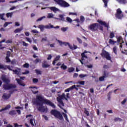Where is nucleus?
I'll use <instances>...</instances> for the list:
<instances>
[{
	"label": "nucleus",
	"mask_w": 127,
	"mask_h": 127,
	"mask_svg": "<svg viewBox=\"0 0 127 127\" xmlns=\"http://www.w3.org/2000/svg\"><path fill=\"white\" fill-rule=\"evenodd\" d=\"M32 103L33 105H36L37 107L39 106V107H37V110L39 112H42V113H45V112L47 113V108L46 109L43 106L44 104L52 107L53 109L56 108V106H55V104L41 95L36 96V100L33 101Z\"/></svg>",
	"instance_id": "1"
},
{
	"label": "nucleus",
	"mask_w": 127,
	"mask_h": 127,
	"mask_svg": "<svg viewBox=\"0 0 127 127\" xmlns=\"http://www.w3.org/2000/svg\"><path fill=\"white\" fill-rule=\"evenodd\" d=\"M1 79L4 83H5V84H3L2 85L3 88V89H4V90H10V89H15V88H16V85H15V84H9L10 81L8 79L6 78V76L5 75H1Z\"/></svg>",
	"instance_id": "2"
},
{
	"label": "nucleus",
	"mask_w": 127,
	"mask_h": 127,
	"mask_svg": "<svg viewBox=\"0 0 127 127\" xmlns=\"http://www.w3.org/2000/svg\"><path fill=\"white\" fill-rule=\"evenodd\" d=\"M51 114L53 116H54L56 118V119H58L60 121L64 120V118H63V116H62V114H61L60 111H58L56 110H52L51 111Z\"/></svg>",
	"instance_id": "3"
},
{
	"label": "nucleus",
	"mask_w": 127,
	"mask_h": 127,
	"mask_svg": "<svg viewBox=\"0 0 127 127\" xmlns=\"http://www.w3.org/2000/svg\"><path fill=\"white\" fill-rule=\"evenodd\" d=\"M101 56L103 58H106L107 60L109 61H112V57H111V54L108 52L106 50H103L102 53L100 54Z\"/></svg>",
	"instance_id": "4"
},
{
	"label": "nucleus",
	"mask_w": 127,
	"mask_h": 127,
	"mask_svg": "<svg viewBox=\"0 0 127 127\" xmlns=\"http://www.w3.org/2000/svg\"><path fill=\"white\" fill-rule=\"evenodd\" d=\"M54 1H55L57 4H59V5L62 6V7H68V6H70L68 2L64 0H54Z\"/></svg>",
	"instance_id": "5"
},
{
	"label": "nucleus",
	"mask_w": 127,
	"mask_h": 127,
	"mask_svg": "<svg viewBox=\"0 0 127 127\" xmlns=\"http://www.w3.org/2000/svg\"><path fill=\"white\" fill-rule=\"evenodd\" d=\"M99 27L100 24L95 23L90 24L88 26V29H90L91 31H98L99 30Z\"/></svg>",
	"instance_id": "6"
},
{
	"label": "nucleus",
	"mask_w": 127,
	"mask_h": 127,
	"mask_svg": "<svg viewBox=\"0 0 127 127\" xmlns=\"http://www.w3.org/2000/svg\"><path fill=\"white\" fill-rule=\"evenodd\" d=\"M58 96L59 97H57V100L58 102L60 103V104H63V101H62V100H64H64H65V101H68V99H67V98H66V97L65 96V93H63L62 95H59Z\"/></svg>",
	"instance_id": "7"
},
{
	"label": "nucleus",
	"mask_w": 127,
	"mask_h": 127,
	"mask_svg": "<svg viewBox=\"0 0 127 127\" xmlns=\"http://www.w3.org/2000/svg\"><path fill=\"white\" fill-rule=\"evenodd\" d=\"M115 16L118 19H122L124 17V14H123V11H122L121 8L117 9Z\"/></svg>",
	"instance_id": "8"
},
{
	"label": "nucleus",
	"mask_w": 127,
	"mask_h": 127,
	"mask_svg": "<svg viewBox=\"0 0 127 127\" xmlns=\"http://www.w3.org/2000/svg\"><path fill=\"white\" fill-rule=\"evenodd\" d=\"M86 53H90L89 52H88L87 51H84L83 53H82L81 55V60H79V61L80 62V63L82 64V65H84V62L83 61H84V58H85V59H88V56H87V55H85V54H86Z\"/></svg>",
	"instance_id": "9"
},
{
	"label": "nucleus",
	"mask_w": 127,
	"mask_h": 127,
	"mask_svg": "<svg viewBox=\"0 0 127 127\" xmlns=\"http://www.w3.org/2000/svg\"><path fill=\"white\" fill-rule=\"evenodd\" d=\"M38 27V28H40L41 31H43V30H44V28H46V29H50V28H52L53 27V25H51V24L46 25V26L39 25Z\"/></svg>",
	"instance_id": "10"
},
{
	"label": "nucleus",
	"mask_w": 127,
	"mask_h": 127,
	"mask_svg": "<svg viewBox=\"0 0 127 127\" xmlns=\"http://www.w3.org/2000/svg\"><path fill=\"white\" fill-rule=\"evenodd\" d=\"M97 22L100 23V24H101V25H104L105 26V27H107V29L110 28V26H109V23L107 24L106 23V22H105V21H103L102 20H101L100 19H98L97 20Z\"/></svg>",
	"instance_id": "11"
},
{
	"label": "nucleus",
	"mask_w": 127,
	"mask_h": 127,
	"mask_svg": "<svg viewBox=\"0 0 127 127\" xmlns=\"http://www.w3.org/2000/svg\"><path fill=\"white\" fill-rule=\"evenodd\" d=\"M57 41L58 42H59L61 46H62V45H65V46H67V45H68L69 48H70V49H72V48L71 47V45H70V44H69V43H66L64 42H63L59 40H57Z\"/></svg>",
	"instance_id": "12"
},
{
	"label": "nucleus",
	"mask_w": 127,
	"mask_h": 127,
	"mask_svg": "<svg viewBox=\"0 0 127 127\" xmlns=\"http://www.w3.org/2000/svg\"><path fill=\"white\" fill-rule=\"evenodd\" d=\"M16 81H17V84L20 86H22L23 87L25 86V84L23 83V81H21L19 78H16Z\"/></svg>",
	"instance_id": "13"
},
{
	"label": "nucleus",
	"mask_w": 127,
	"mask_h": 127,
	"mask_svg": "<svg viewBox=\"0 0 127 127\" xmlns=\"http://www.w3.org/2000/svg\"><path fill=\"white\" fill-rule=\"evenodd\" d=\"M64 14H60L59 17L58 18H55L56 19H60V20H62V21H65V18H64Z\"/></svg>",
	"instance_id": "14"
},
{
	"label": "nucleus",
	"mask_w": 127,
	"mask_h": 127,
	"mask_svg": "<svg viewBox=\"0 0 127 127\" xmlns=\"http://www.w3.org/2000/svg\"><path fill=\"white\" fill-rule=\"evenodd\" d=\"M11 106L9 105H7L5 108H2L0 110V113H1V112H3V111H6L7 110H8V109H10Z\"/></svg>",
	"instance_id": "15"
},
{
	"label": "nucleus",
	"mask_w": 127,
	"mask_h": 127,
	"mask_svg": "<svg viewBox=\"0 0 127 127\" xmlns=\"http://www.w3.org/2000/svg\"><path fill=\"white\" fill-rule=\"evenodd\" d=\"M2 99H3V100H8V99L10 98V94L6 95L5 93H4V94L2 96Z\"/></svg>",
	"instance_id": "16"
},
{
	"label": "nucleus",
	"mask_w": 127,
	"mask_h": 127,
	"mask_svg": "<svg viewBox=\"0 0 127 127\" xmlns=\"http://www.w3.org/2000/svg\"><path fill=\"white\" fill-rule=\"evenodd\" d=\"M117 1L119 2V3H121L122 4H126L127 3V0H116Z\"/></svg>",
	"instance_id": "17"
},
{
	"label": "nucleus",
	"mask_w": 127,
	"mask_h": 127,
	"mask_svg": "<svg viewBox=\"0 0 127 127\" xmlns=\"http://www.w3.org/2000/svg\"><path fill=\"white\" fill-rule=\"evenodd\" d=\"M74 88H75V85H73L71 87L65 89L64 90V92H70V91H72V90H73Z\"/></svg>",
	"instance_id": "18"
},
{
	"label": "nucleus",
	"mask_w": 127,
	"mask_h": 127,
	"mask_svg": "<svg viewBox=\"0 0 127 127\" xmlns=\"http://www.w3.org/2000/svg\"><path fill=\"white\" fill-rule=\"evenodd\" d=\"M10 116H15L16 115V111L15 110H11L9 112Z\"/></svg>",
	"instance_id": "19"
},
{
	"label": "nucleus",
	"mask_w": 127,
	"mask_h": 127,
	"mask_svg": "<svg viewBox=\"0 0 127 127\" xmlns=\"http://www.w3.org/2000/svg\"><path fill=\"white\" fill-rule=\"evenodd\" d=\"M74 71H75V68L73 67H68L67 69L68 73H72V72H74Z\"/></svg>",
	"instance_id": "20"
},
{
	"label": "nucleus",
	"mask_w": 127,
	"mask_h": 127,
	"mask_svg": "<svg viewBox=\"0 0 127 127\" xmlns=\"http://www.w3.org/2000/svg\"><path fill=\"white\" fill-rule=\"evenodd\" d=\"M35 72L36 74V75H42V71L41 70H40L39 69H35Z\"/></svg>",
	"instance_id": "21"
},
{
	"label": "nucleus",
	"mask_w": 127,
	"mask_h": 127,
	"mask_svg": "<svg viewBox=\"0 0 127 127\" xmlns=\"http://www.w3.org/2000/svg\"><path fill=\"white\" fill-rule=\"evenodd\" d=\"M84 113L85 114V115H86L87 117H89V116H90V112L88 111L87 108H84Z\"/></svg>",
	"instance_id": "22"
},
{
	"label": "nucleus",
	"mask_w": 127,
	"mask_h": 127,
	"mask_svg": "<svg viewBox=\"0 0 127 127\" xmlns=\"http://www.w3.org/2000/svg\"><path fill=\"white\" fill-rule=\"evenodd\" d=\"M109 44H111L112 45H114L115 43H117V41H115L113 40L112 39H109Z\"/></svg>",
	"instance_id": "23"
},
{
	"label": "nucleus",
	"mask_w": 127,
	"mask_h": 127,
	"mask_svg": "<svg viewBox=\"0 0 127 127\" xmlns=\"http://www.w3.org/2000/svg\"><path fill=\"white\" fill-rule=\"evenodd\" d=\"M109 37L111 39H113L115 37V33L114 32H111L110 33Z\"/></svg>",
	"instance_id": "24"
},
{
	"label": "nucleus",
	"mask_w": 127,
	"mask_h": 127,
	"mask_svg": "<svg viewBox=\"0 0 127 127\" xmlns=\"http://www.w3.org/2000/svg\"><path fill=\"white\" fill-rule=\"evenodd\" d=\"M63 115L65 120L66 121V122H67V123H69V119H68V116H67V114H66L65 113H63Z\"/></svg>",
	"instance_id": "25"
},
{
	"label": "nucleus",
	"mask_w": 127,
	"mask_h": 127,
	"mask_svg": "<svg viewBox=\"0 0 127 127\" xmlns=\"http://www.w3.org/2000/svg\"><path fill=\"white\" fill-rule=\"evenodd\" d=\"M51 10H53V11H54V12H56L57 11H58V10H59V9L55 7H51L50 8Z\"/></svg>",
	"instance_id": "26"
},
{
	"label": "nucleus",
	"mask_w": 127,
	"mask_h": 127,
	"mask_svg": "<svg viewBox=\"0 0 127 127\" xmlns=\"http://www.w3.org/2000/svg\"><path fill=\"white\" fill-rule=\"evenodd\" d=\"M22 29H23L22 28H17L14 30V32L15 33H18V32H20V31H21Z\"/></svg>",
	"instance_id": "27"
},
{
	"label": "nucleus",
	"mask_w": 127,
	"mask_h": 127,
	"mask_svg": "<svg viewBox=\"0 0 127 127\" xmlns=\"http://www.w3.org/2000/svg\"><path fill=\"white\" fill-rule=\"evenodd\" d=\"M61 69H63V70H66L67 69V65H65V64H63L61 66Z\"/></svg>",
	"instance_id": "28"
},
{
	"label": "nucleus",
	"mask_w": 127,
	"mask_h": 127,
	"mask_svg": "<svg viewBox=\"0 0 127 127\" xmlns=\"http://www.w3.org/2000/svg\"><path fill=\"white\" fill-rule=\"evenodd\" d=\"M109 74H108V72L107 71H103V77H105V78H107Z\"/></svg>",
	"instance_id": "29"
},
{
	"label": "nucleus",
	"mask_w": 127,
	"mask_h": 127,
	"mask_svg": "<svg viewBox=\"0 0 127 127\" xmlns=\"http://www.w3.org/2000/svg\"><path fill=\"white\" fill-rule=\"evenodd\" d=\"M118 47H117V46H115L113 48V52L115 53V54H116V55H118V53H117V49Z\"/></svg>",
	"instance_id": "30"
},
{
	"label": "nucleus",
	"mask_w": 127,
	"mask_h": 127,
	"mask_svg": "<svg viewBox=\"0 0 127 127\" xmlns=\"http://www.w3.org/2000/svg\"><path fill=\"white\" fill-rule=\"evenodd\" d=\"M104 3L105 7H108V2H109L108 0H102Z\"/></svg>",
	"instance_id": "31"
},
{
	"label": "nucleus",
	"mask_w": 127,
	"mask_h": 127,
	"mask_svg": "<svg viewBox=\"0 0 127 127\" xmlns=\"http://www.w3.org/2000/svg\"><path fill=\"white\" fill-rule=\"evenodd\" d=\"M4 16V13L0 14V19H1L2 20H4L5 21L6 19H4V18L3 17Z\"/></svg>",
	"instance_id": "32"
},
{
	"label": "nucleus",
	"mask_w": 127,
	"mask_h": 127,
	"mask_svg": "<svg viewBox=\"0 0 127 127\" xmlns=\"http://www.w3.org/2000/svg\"><path fill=\"white\" fill-rule=\"evenodd\" d=\"M50 65L48 64H42V67L43 68H48V67H50Z\"/></svg>",
	"instance_id": "33"
},
{
	"label": "nucleus",
	"mask_w": 127,
	"mask_h": 127,
	"mask_svg": "<svg viewBox=\"0 0 127 127\" xmlns=\"http://www.w3.org/2000/svg\"><path fill=\"white\" fill-rule=\"evenodd\" d=\"M12 14H13V12H8L6 13V15L7 17H11V16H12Z\"/></svg>",
	"instance_id": "34"
},
{
	"label": "nucleus",
	"mask_w": 127,
	"mask_h": 127,
	"mask_svg": "<svg viewBox=\"0 0 127 127\" xmlns=\"http://www.w3.org/2000/svg\"><path fill=\"white\" fill-rule=\"evenodd\" d=\"M80 20L81 22V23H83L84 21H85V17H84V16H80Z\"/></svg>",
	"instance_id": "35"
},
{
	"label": "nucleus",
	"mask_w": 127,
	"mask_h": 127,
	"mask_svg": "<svg viewBox=\"0 0 127 127\" xmlns=\"http://www.w3.org/2000/svg\"><path fill=\"white\" fill-rule=\"evenodd\" d=\"M10 54H11V53L9 52V51H7L6 54V58H9V57H10Z\"/></svg>",
	"instance_id": "36"
},
{
	"label": "nucleus",
	"mask_w": 127,
	"mask_h": 127,
	"mask_svg": "<svg viewBox=\"0 0 127 127\" xmlns=\"http://www.w3.org/2000/svg\"><path fill=\"white\" fill-rule=\"evenodd\" d=\"M53 14L52 13H48L47 18H53Z\"/></svg>",
	"instance_id": "37"
},
{
	"label": "nucleus",
	"mask_w": 127,
	"mask_h": 127,
	"mask_svg": "<svg viewBox=\"0 0 127 127\" xmlns=\"http://www.w3.org/2000/svg\"><path fill=\"white\" fill-rule=\"evenodd\" d=\"M121 40H123V37H122V36H120L117 38V42H118V43H120V42H121Z\"/></svg>",
	"instance_id": "38"
},
{
	"label": "nucleus",
	"mask_w": 127,
	"mask_h": 127,
	"mask_svg": "<svg viewBox=\"0 0 127 127\" xmlns=\"http://www.w3.org/2000/svg\"><path fill=\"white\" fill-rule=\"evenodd\" d=\"M44 18H46V16H44L43 17H40L37 20V21H41V20H42V19H44Z\"/></svg>",
	"instance_id": "39"
},
{
	"label": "nucleus",
	"mask_w": 127,
	"mask_h": 127,
	"mask_svg": "<svg viewBox=\"0 0 127 127\" xmlns=\"http://www.w3.org/2000/svg\"><path fill=\"white\" fill-rule=\"evenodd\" d=\"M66 20H67V21H68V22H69L70 23H71L72 22V21H73L72 19H71V18H70L69 17H66Z\"/></svg>",
	"instance_id": "40"
},
{
	"label": "nucleus",
	"mask_w": 127,
	"mask_h": 127,
	"mask_svg": "<svg viewBox=\"0 0 127 127\" xmlns=\"http://www.w3.org/2000/svg\"><path fill=\"white\" fill-rule=\"evenodd\" d=\"M0 69H2L3 70H5L6 67L3 64H0Z\"/></svg>",
	"instance_id": "41"
},
{
	"label": "nucleus",
	"mask_w": 127,
	"mask_h": 127,
	"mask_svg": "<svg viewBox=\"0 0 127 127\" xmlns=\"http://www.w3.org/2000/svg\"><path fill=\"white\" fill-rule=\"evenodd\" d=\"M105 76H101L99 77V81H100V82H103V81H105Z\"/></svg>",
	"instance_id": "42"
},
{
	"label": "nucleus",
	"mask_w": 127,
	"mask_h": 127,
	"mask_svg": "<svg viewBox=\"0 0 127 127\" xmlns=\"http://www.w3.org/2000/svg\"><path fill=\"white\" fill-rule=\"evenodd\" d=\"M76 39L80 44H82L83 43V41H82V40L79 38L77 37L76 38Z\"/></svg>",
	"instance_id": "43"
},
{
	"label": "nucleus",
	"mask_w": 127,
	"mask_h": 127,
	"mask_svg": "<svg viewBox=\"0 0 127 127\" xmlns=\"http://www.w3.org/2000/svg\"><path fill=\"white\" fill-rule=\"evenodd\" d=\"M23 67H24V68H28V67H29V64L25 63L23 64Z\"/></svg>",
	"instance_id": "44"
},
{
	"label": "nucleus",
	"mask_w": 127,
	"mask_h": 127,
	"mask_svg": "<svg viewBox=\"0 0 127 127\" xmlns=\"http://www.w3.org/2000/svg\"><path fill=\"white\" fill-rule=\"evenodd\" d=\"M12 71L16 74V75H19V71L17 70V69L12 70Z\"/></svg>",
	"instance_id": "45"
},
{
	"label": "nucleus",
	"mask_w": 127,
	"mask_h": 127,
	"mask_svg": "<svg viewBox=\"0 0 127 127\" xmlns=\"http://www.w3.org/2000/svg\"><path fill=\"white\" fill-rule=\"evenodd\" d=\"M5 60L7 63H10V62H11V61L10 60V59H9V58H5Z\"/></svg>",
	"instance_id": "46"
},
{
	"label": "nucleus",
	"mask_w": 127,
	"mask_h": 127,
	"mask_svg": "<svg viewBox=\"0 0 127 127\" xmlns=\"http://www.w3.org/2000/svg\"><path fill=\"white\" fill-rule=\"evenodd\" d=\"M38 79L37 78L33 79V83H34V84H35L36 83H38Z\"/></svg>",
	"instance_id": "47"
},
{
	"label": "nucleus",
	"mask_w": 127,
	"mask_h": 127,
	"mask_svg": "<svg viewBox=\"0 0 127 127\" xmlns=\"http://www.w3.org/2000/svg\"><path fill=\"white\" fill-rule=\"evenodd\" d=\"M30 124L32 126V127H34V124H33V119H30Z\"/></svg>",
	"instance_id": "48"
},
{
	"label": "nucleus",
	"mask_w": 127,
	"mask_h": 127,
	"mask_svg": "<svg viewBox=\"0 0 127 127\" xmlns=\"http://www.w3.org/2000/svg\"><path fill=\"white\" fill-rule=\"evenodd\" d=\"M78 84H79L80 85H85V81H79L78 82Z\"/></svg>",
	"instance_id": "49"
},
{
	"label": "nucleus",
	"mask_w": 127,
	"mask_h": 127,
	"mask_svg": "<svg viewBox=\"0 0 127 127\" xmlns=\"http://www.w3.org/2000/svg\"><path fill=\"white\" fill-rule=\"evenodd\" d=\"M69 15H75L77 16V13L76 12H69Z\"/></svg>",
	"instance_id": "50"
},
{
	"label": "nucleus",
	"mask_w": 127,
	"mask_h": 127,
	"mask_svg": "<svg viewBox=\"0 0 127 127\" xmlns=\"http://www.w3.org/2000/svg\"><path fill=\"white\" fill-rule=\"evenodd\" d=\"M25 39H26V40L28 41V42H29V43H31V42H32L31 39L28 37H26Z\"/></svg>",
	"instance_id": "51"
},
{
	"label": "nucleus",
	"mask_w": 127,
	"mask_h": 127,
	"mask_svg": "<svg viewBox=\"0 0 127 127\" xmlns=\"http://www.w3.org/2000/svg\"><path fill=\"white\" fill-rule=\"evenodd\" d=\"M22 43H23V46H25L26 47H27V46H28L29 44L26 43L24 41H23L22 42Z\"/></svg>",
	"instance_id": "52"
},
{
	"label": "nucleus",
	"mask_w": 127,
	"mask_h": 127,
	"mask_svg": "<svg viewBox=\"0 0 127 127\" xmlns=\"http://www.w3.org/2000/svg\"><path fill=\"white\" fill-rule=\"evenodd\" d=\"M127 98L125 99L121 102L122 105H125V104H126V103H127Z\"/></svg>",
	"instance_id": "53"
},
{
	"label": "nucleus",
	"mask_w": 127,
	"mask_h": 127,
	"mask_svg": "<svg viewBox=\"0 0 127 127\" xmlns=\"http://www.w3.org/2000/svg\"><path fill=\"white\" fill-rule=\"evenodd\" d=\"M86 76H87V74H81L79 75V77L80 78H85V77H86Z\"/></svg>",
	"instance_id": "54"
},
{
	"label": "nucleus",
	"mask_w": 127,
	"mask_h": 127,
	"mask_svg": "<svg viewBox=\"0 0 127 127\" xmlns=\"http://www.w3.org/2000/svg\"><path fill=\"white\" fill-rule=\"evenodd\" d=\"M31 92H32L33 94L35 95V94H38L39 91L38 90L34 91V90H31Z\"/></svg>",
	"instance_id": "55"
},
{
	"label": "nucleus",
	"mask_w": 127,
	"mask_h": 127,
	"mask_svg": "<svg viewBox=\"0 0 127 127\" xmlns=\"http://www.w3.org/2000/svg\"><path fill=\"white\" fill-rule=\"evenodd\" d=\"M42 117L45 120V121H48V117L45 115H42Z\"/></svg>",
	"instance_id": "56"
},
{
	"label": "nucleus",
	"mask_w": 127,
	"mask_h": 127,
	"mask_svg": "<svg viewBox=\"0 0 127 127\" xmlns=\"http://www.w3.org/2000/svg\"><path fill=\"white\" fill-rule=\"evenodd\" d=\"M59 59H60V56H57L55 59V61H58V60H59Z\"/></svg>",
	"instance_id": "57"
},
{
	"label": "nucleus",
	"mask_w": 127,
	"mask_h": 127,
	"mask_svg": "<svg viewBox=\"0 0 127 127\" xmlns=\"http://www.w3.org/2000/svg\"><path fill=\"white\" fill-rule=\"evenodd\" d=\"M40 60L38 59H36L35 61H34V63L35 64H37V63H39Z\"/></svg>",
	"instance_id": "58"
},
{
	"label": "nucleus",
	"mask_w": 127,
	"mask_h": 127,
	"mask_svg": "<svg viewBox=\"0 0 127 127\" xmlns=\"http://www.w3.org/2000/svg\"><path fill=\"white\" fill-rule=\"evenodd\" d=\"M23 75H26L27 74H29V70H26L25 72H22Z\"/></svg>",
	"instance_id": "59"
},
{
	"label": "nucleus",
	"mask_w": 127,
	"mask_h": 127,
	"mask_svg": "<svg viewBox=\"0 0 127 127\" xmlns=\"http://www.w3.org/2000/svg\"><path fill=\"white\" fill-rule=\"evenodd\" d=\"M61 30H62V31H64V32H65V31H67V28L63 27L61 28Z\"/></svg>",
	"instance_id": "60"
},
{
	"label": "nucleus",
	"mask_w": 127,
	"mask_h": 127,
	"mask_svg": "<svg viewBox=\"0 0 127 127\" xmlns=\"http://www.w3.org/2000/svg\"><path fill=\"white\" fill-rule=\"evenodd\" d=\"M6 43H12V40H8L6 41Z\"/></svg>",
	"instance_id": "61"
},
{
	"label": "nucleus",
	"mask_w": 127,
	"mask_h": 127,
	"mask_svg": "<svg viewBox=\"0 0 127 127\" xmlns=\"http://www.w3.org/2000/svg\"><path fill=\"white\" fill-rule=\"evenodd\" d=\"M8 24H9V22H5V23L4 24V27H6V26H7V25H8Z\"/></svg>",
	"instance_id": "62"
},
{
	"label": "nucleus",
	"mask_w": 127,
	"mask_h": 127,
	"mask_svg": "<svg viewBox=\"0 0 127 127\" xmlns=\"http://www.w3.org/2000/svg\"><path fill=\"white\" fill-rule=\"evenodd\" d=\"M31 32H32V33H38V31L36 30H32Z\"/></svg>",
	"instance_id": "63"
},
{
	"label": "nucleus",
	"mask_w": 127,
	"mask_h": 127,
	"mask_svg": "<svg viewBox=\"0 0 127 127\" xmlns=\"http://www.w3.org/2000/svg\"><path fill=\"white\" fill-rule=\"evenodd\" d=\"M73 77V78H77V77H78V73H74Z\"/></svg>",
	"instance_id": "64"
}]
</instances>
